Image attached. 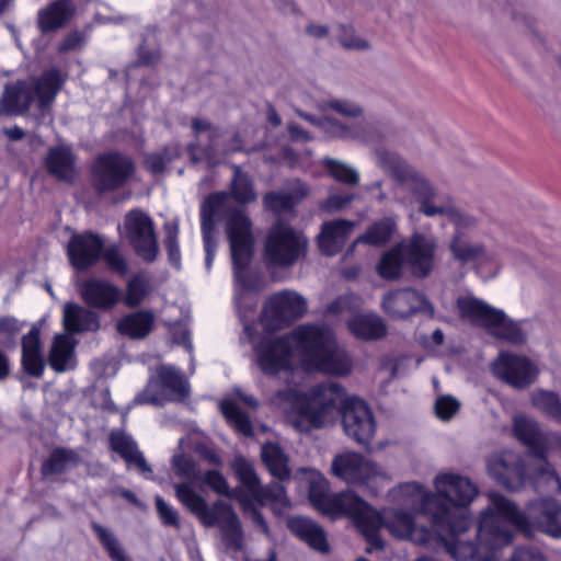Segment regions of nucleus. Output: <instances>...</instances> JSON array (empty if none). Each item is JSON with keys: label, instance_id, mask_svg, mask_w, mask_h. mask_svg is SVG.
<instances>
[{"label": "nucleus", "instance_id": "18", "mask_svg": "<svg viewBox=\"0 0 561 561\" xmlns=\"http://www.w3.org/2000/svg\"><path fill=\"white\" fill-rule=\"evenodd\" d=\"M82 301L91 309L110 311L122 300V289L114 283L91 277L78 287Z\"/></svg>", "mask_w": 561, "mask_h": 561}, {"label": "nucleus", "instance_id": "44", "mask_svg": "<svg viewBox=\"0 0 561 561\" xmlns=\"http://www.w3.org/2000/svg\"><path fill=\"white\" fill-rule=\"evenodd\" d=\"M227 194L216 192L209 194L201 205V231L202 234H216V216L224 207Z\"/></svg>", "mask_w": 561, "mask_h": 561}, {"label": "nucleus", "instance_id": "21", "mask_svg": "<svg viewBox=\"0 0 561 561\" xmlns=\"http://www.w3.org/2000/svg\"><path fill=\"white\" fill-rule=\"evenodd\" d=\"M22 354L21 366L23 371L34 378H42L45 371L46 362L43 355L41 330L32 327L21 340Z\"/></svg>", "mask_w": 561, "mask_h": 561}, {"label": "nucleus", "instance_id": "25", "mask_svg": "<svg viewBox=\"0 0 561 561\" xmlns=\"http://www.w3.org/2000/svg\"><path fill=\"white\" fill-rule=\"evenodd\" d=\"M276 398L280 401L291 403L300 417L307 420L312 428H321L324 423V407L314 405L311 399L305 393L294 388L282 389L276 392Z\"/></svg>", "mask_w": 561, "mask_h": 561}, {"label": "nucleus", "instance_id": "8", "mask_svg": "<svg viewBox=\"0 0 561 561\" xmlns=\"http://www.w3.org/2000/svg\"><path fill=\"white\" fill-rule=\"evenodd\" d=\"M308 253V239L283 220H276L268 229L263 244V261L267 271L288 270L304 260Z\"/></svg>", "mask_w": 561, "mask_h": 561}, {"label": "nucleus", "instance_id": "11", "mask_svg": "<svg viewBox=\"0 0 561 561\" xmlns=\"http://www.w3.org/2000/svg\"><path fill=\"white\" fill-rule=\"evenodd\" d=\"M307 312V301L293 290H280L270 296L263 304L261 324L266 332H275L291 327Z\"/></svg>", "mask_w": 561, "mask_h": 561}, {"label": "nucleus", "instance_id": "35", "mask_svg": "<svg viewBox=\"0 0 561 561\" xmlns=\"http://www.w3.org/2000/svg\"><path fill=\"white\" fill-rule=\"evenodd\" d=\"M261 459L270 474L279 482L288 481L291 477L289 458L276 443H266L262 446Z\"/></svg>", "mask_w": 561, "mask_h": 561}, {"label": "nucleus", "instance_id": "26", "mask_svg": "<svg viewBox=\"0 0 561 561\" xmlns=\"http://www.w3.org/2000/svg\"><path fill=\"white\" fill-rule=\"evenodd\" d=\"M108 445L111 450L118 454L128 466H135L139 473L145 477L152 474L150 465L131 436L124 432H112L108 436Z\"/></svg>", "mask_w": 561, "mask_h": 561}, {"label": "nucleus", "instance_id": "13", "mask_svg": "<svg viewBox=\"0 0 561 561\" xmlns=\"http://www.w3.org/2000/svg\"><path fill=\"white\" fill-rule=\"evenodd\" d=\"M255 362L266 377H276L293 369L294 350L289 334L264 335L253 346Z\"/></svg>", "mask_w": 561, "mask_h": 561}, {"label": "nucleus", "instance_id": "49", "mask_svg": "<svg viewBox=\"0 0 561 561\" xmlns=\"http://www.w3.org/2000/svg\"><path fill=\"white\" fill-rule=\"evenodd\" d=\"M199 480H202L203 483H205L207 486H209L215 493L219 495H225L228 497H233L238 500V502L245 506L248 503V496L244 494L242 489H234L230 490L228 482L224 474L216 469H209L204 472V474H201Z\"/></svg>", "mask_w": 561, "mask_h": 561}, {"label": "nucleus", "instance_id": "55", "mask_svg": "<svg viewBox=\"0 0 561 561\" xmlns=\"http://www.w3.org/2000/svg\"><path fill=\"white\" fill-rule=\"evenodd\" d=\"M164 230V248L168 260L171 265L179 267L181 263V251L179 245V225L178 222H165Z\"/></svg>", "mask_w": 561, "mask_h": 561}, {"label": "nucleus", "instance_id": "43", "mask_svg": "<svg viewBox=\"0 0 561 561\" xmlns=\"http://www.w3.org/2000/svg\"><path fill=\"white\" fill-rule=\"evenodd\" d=\"M149 294L150 279L144 273H136L127 280L125 293L122 290L121 302L129 309H136Z\"/></svg>", "mask_w": 561, "mask_h": 561}, {"label": "nucleus", "instance_id": "2", "mask_svg": "<svg viewBox=\"0 0 561 561\" xmlns=\"http://www.w3.org/2000/svg\"><path fill=\"white\" fill-rule=\"evenodd\" d=\"M436 238L414 232L408 240L398 242L380 256L377 274L385 280H398L403 276L404 265L413 277L427 278L435 268Z\"/></svg>", "mask_w": 561, "mask_h": 561}, {"label": "nucleus", "instance_id": "45", "mask_svg": "<svg viewBox=\"0 0 561 561\" xmlns=\"http://www.w3.org/2000/svg\"><path fill=\"white\" fill-rule=\"evenodd\" d=\"M449 250L455 260L466 264L478 260H486V252L483 244L470 243L458 231L449 243Z\"/></svg>", "mask_w": 561, "mask_h": 561}, {"label": "nucleus", "instance_id": "42", "mask_svg": "<svg viewBox=\"0 0 561 561\" xmlns=\"http://www.w3.org/2000/svg\"><path fill=\"white\" fill-rule=\"evenodd\" d=\"M232 470L238 481L244 488L242 491L248 496V503L244 507H248L251 505L253 494L261 491L259 490L261 480L253 465L243 456H237L233 459Z\"/></svg>", "mask_w": 561, "mask_h": 561}, {"label": "nucleus", "instance_id": "31", "mask_svg": "<svg viewBox=\"0 0 561 561\" xmlns=\"http://www.w3.org/2000/svg\"><path fill=\"white\" fill-rule=\"evenodd\" d=\"M64 328L70 334L82 332H96L101 328L99 314L75 302H67L64 307Z\"/></svg>", "mask_w": 561, "mask_h": 561}, {"label": "nucleus", "instance_id": "46", "mask_svg": "<svg viewBox=\"0 0 561 561\" xmlns=\"http://www.w3.org/2000/svg\"><path fill=\"white\" fill-rule=\"evenodd\" d=\"M397 229V224L392 218H383L370 226L365 233L359 236L354 242L365 243L374 247H382L388 243Z\"/></svg>", "mask_w": 561, "mask_h": 561}, {"label": "nucleus", "instance_id": "27", "mask_svg": "<svg viewBox=\"0 0 561 561\" xmlns=\"http://www.w3.org/2000/svg\"><path fill=\"white\" fill-rule=\"evenodd\" d=\"M108 445L111 450L118 454L128 466H135L139 473L145 477L152 474L150 465L131 436L124 432H112L108 436Z\"/></svg>", "mask_w": 561, "mask_h": 561}, {"label": "nucleus", "instance_id": "7", "mask_svg": "<svg viewBox=\"0 0 561 561\" xmlns=\"http://www.w3.org/2000/svg\"><path fill=\"white\" fill-rule=\"evenodd\" d=\"M456 306L461 319L484 329L496 340L505 341L512 345H524L526 343L527 333L518 322L507 317L503 310L472 296L459 297Z\"/></svg>", "mask_w": 561, "mask_h": 561}, {"label": "nucleus", "instance_id": "40", "mask_svg": "<svg viewBox=\"0 0 561 561\" xmlns=\"http://www.w3.org/2000/svg\"><path fill=\"white\" fill-rule=\"evenodd\" d=\"M307 195V190L301 188L293 193L270 191L263 195L264 209L274 215L294 211L300 199Z\"/></svg>", "mask_w": 561, "mask_h": 561}, {"label": "nucleus", "instance_id": "1", "mask_svg": "<svg viewBox=\"0 0 561 561\" xmlns=\"http://www.w3.org/2000/svg\"><path fill=\"white\" fill-rule=\"evenodd\" d=\"M434 482V494H424L416 483H408L403 490L420 495L423 513L430 517L433 530L455 560L491 561L496 550L512 542L513 531L502 514L490 507L480 514L476 542L466 540L471 525L467 506L477 496V486L469 479L453 473L439 474Z\"/></svg>", "mask_w": 561, "mask_h": 561}, {"label": "nucleus", "instance_id": "29", "mask_svg": "<svg viewBox=\"0 0 561 561\" xmlns=\"http://www.w3.org/2000/svg\"><path fill=\"white\" fill-rule=\"evenodd\" d=\"M513 432L516 438L529 448L533 458L546 454L548 439L535 420L516 415L513 421Z\"/></svg>", "mask_w": 561, "mask_h": 561}, {"label": "nucleus", "instance_id": "61", "mask_svg": "<svg viewBox=\"0 0 561 561\" xmlns=\"http://www.w3.org/2000/svg\"><path fill=\"white\" fill-rule=\"evenodd\" d=\"M173 466L178 476L184 477L191 482H196L201 478V472L197 469L196 462L188 456H175Z\"/></svg>", "mask_w": 561, "mask_h": 561}, {"label": "nucleus", "instance_id": "19", "mask_svg": "<svg viewBox=\"0 0 561 561\" xmlns=\"http://www.w3.org/2000/svg\"><path fill=\"white\" fill-rule=\"evenodd\" d=\"M489 474L501 486L515 491L523 485L525 466L520 456L513 451H503L489 459Z\"/></svg>", "mask_w": 561, "mask_h": 561}, {"label": "nucleus", "instance_id": "48", "mask_svg": "<svg viewBox=\"0 0 561 561\" xmlns=\"http://www.w3.org/2000/svg\"><path fill=\"white\" fill-rule=\"evenodd\" d=\"M220 412L236 432L245 437L253 435L254 431L250 416L233 400H222L220 402Z\"/></svg>", "mask_w": 561, "mask_h": 561}, {"label": "nucleus", "instance_id": "5", "mask_svg": "<svg viewBox=\"0 0 561 561\" xmlns=\"http://www.w3.org/2000/svg\"><path fill=\"white\" fill-rule=\"evenodd\" d=\"M491 504L501 514L512 531L514 525L527 537L536 531L551 537H561V503L552 497H541L533 501L526 513L519 512L516 505L497 493L490 495Z\"/></svg>", "mask_w": 561, "mask_h": 561}, {"label": "nucleus", "instance_id": "10", "mask_svg": "<svg viewBox=\"0 0 561 561\" xmlns=\"http://www.w3.org/2000/svg\"><path fill=\"white\" fill-rule=\"evenodd\" d=\"M136 170L133 157L119 150L102 152L90 165L91 186L98 196L117 192L131 182Z\"/></svg>", "mask_w": 561, "mask_h": 561}, {"label": "nucleus", "instance_id": "16", "mask_svg": "<svg viewBox=\"0 0 561 561\" xmlns=\"http://www.w3.org/2000/svg\"><path fill=\"white\" fill-rule=\"evenodd\" d=\"M381 308L392 320H405L416 313L434 317L435 309L424 294L412 288H400L382 297Z\"/></svg>", "mask_w": 561, "mask_h": 561}, {"label": "nucleus", "instance_id": "54", "mask_svg": "<svg viewBox=\"0 0 561 561\" xmlns=\"http://www.w3.org/2000/svg\"><path fill=\"white\" fill-rule=\"evenodd\" d=\"M433 213H436L437 215H444L447 217V219L456 226L458 230H466L471 229L477 226L478 219L459 209L458 207L454 206L451 203H446L439 205L438 210H434Z\"/></svg>", "mask_w": 561, "mask_h": 561}, {"label": "nucleus", "instance_id": "32", "mask_svg": "<svg viewBox=\"0 0 561 561\" xmlns=\"http://www.w3.org/2000/svg\"><path fill=\"white\" fill-rule=\"evenodd\" d=\"M47 172L59 181L71 183L76 173V157L66 146H55L48 149L44 160Z\"/></svg>", "mask_w": 561, "mask_h": 561}, {"label": "nucleus", "instance_id": "60", "mask_svg": "<svg viewBox=\"0 0 561 561\" xmlns=\"http://www.w3.org/2000/svg\"><path fill=\"white\" fill-rule=\"evenodd\" d=\"M304 119L308 121L312 125H316L323 129L325 133L334 136V137H342L346 133V128L344 125L340 124L336 119H333L331 117H316L310 114L300 113L299 114Z\"/></svg>", "mask_w": 561, "mask_h": 561}, {"label": "nucleus", "instance_id": "52", "mask_svg": "<svg viewBox=\"0 0 561 561\" xmlns=\"http://www.w3.org/2000/svg\"><path fill=\"white\" fill-rule=\"evenodd\" d=\"M91 529L111 561H131L112 531L95 522L91 524Z\"/></svg>", "mask_w": 561, "mask_h": 561}, {"label": "nucleus", "instance_id": "4", "mask_svg": "<svg viewBox=\"0 0 561 561\" xmlns=\"http://www.w3.org/2000/svg\"><path fill=\"white\" fill-rule=\"evenodd\" d=\"M175 497L205 527H219L225 543L236 550L242 547L243 531L240 519L233 507L221 500L210 505L194 491L191 483L181 482L174 485Z\"/></svg>", "mask_w": 561, "mask_h": 561}, {"label": "nucleus", "instance_id": "17", "mask_svg": "<svg viewBox=\"0 0 561 561\" xmlns=\"http://www.w3.org/2000/svg\"><path fill=\"white\" fill-rule=\"evenodd\" d=\"M104 240L92 231L73 234L67 244V256L77 272L94 267L102 259Z\"/></svg>", "mask_w": 561, "mask_h": 561}, {"label": "nucleus", "instance_id": "12", "mask_svg": "<svg viewBox=\"0 0 561 561\" xmlns=\"http://www.w3.org/2000/svg\"><path fill=\"white\" fill-rule=\"evenodd\" d=\"M308 500L316 511L331 519L351 517V488L331 494L330 482L320 471H309Z\"/></svg>", "mask_w": 561, "mask_h": 561}, {"label": "nucleus", "instance_id": "28", "mask_svg": "<svg viewBox=\"0 0 561 561\" xmlns=\"http://www.w3.org/2000/svg\"><path fill=\"white\" fill-rule=\"evenodd\" d=\"M34 100L33 88L26 80L7 83L0 100L5 114L22 115L28 112Z\"/></svg>", "mask_w": 561, "mask_h": 561}, {"label": "nucleus", "instance_id": "15", "mask_svg": "<svg viewBox=\"0 0 561 561\" xmlns=\"http://www.w3.org/2000/svg\"><path fill=\"white\" fill-rule=\"evenodd\" d=\"M493 375L515 389L529 387L537 378L539 369L526 356L511 352H500L491 365Z\"/></svg>", "mask_w": 561, "mask_h": 561}, {"label": "nucleus", "instance_id": "57", "mask_svg": "<svg viewBox=\"0 0 561 561\" xmlns=\"http://www.w3.org/2000/svg\"><path fill=\"white\" fill-rule=\"evenodd\" d=\"M101 261L106 263L110 271L122 276L128 272L127 261L116 244H112L110 247H105V244L103 245Z\"/></svg>", "mask_w": 561, "mask_h": 561}, {"label": "nucleus", "instance_id": "36", "mask_svg": "<svg viewBox=\"0 0 561 561\" xmlns=\"http://www.w3.org/2000/svg\"><path fill=\"white\" fill-rule=\"evenodd\" d=\"M80 461V455L75 449L55 447L42 462L41 474L43 478L64 474L69 469L76 468Z\"/></svg>", "mask_w": 561, "mask_h": 561}, {"label": "nucleus", "instance_id": "47", "mask_svg": "<svg viewBox=\"0 0 561 561\" xmlns=\"http://www.w3.org/2000/svg\"><path fill=\"white\" fill-rule=\"evenodd\" d=\"M387 333L383 320L376 314H364L353 318V334L359 339L371 341L382 339Z\"/></svg>", "mask_w": 561, "mask_h": 561}, {"label": "nucleus", "instance_id": "51", "mask_svg": "<svg viewBox=\"0 0 561 561\" xmlns=\"http://www.w3.org/2000/svg\"><path fill=\"white\" fill-rule=\"evenodd\" d=\"M533 405L561 424V398L550 390L537 389L530 394Z\"/></svg>", "mask_w": 561, "mask_h": 561}, {"label": "nucleus", "instance_id": "63", "mask_svg": "<svg viewBox=\"0 0 561 561\" xmlns=\"http://www.w3.org/2000/svg\"><path fill=\"white\" fill-rule=\"evenodd\" d=\"M331 472L333 476L346 482L351 488V451L336 455L332 461Z\"/></svg>", "mask_w": 561, "mask_h": 561}, {"label": "nucleus", "instance_id": "30", "mask_svg": "<svg viewBox=\"0 0 561 561\" xmlns=\"http://www.w3.org/2000/svg\"><path fill=\"white\" fill-rule=\"evenodd\" d=\"M350 233L351 220L348 219L324 222L317 237L320 252L327 256L340 253Z\"/></svg>", "mask_w": 561, "mask_h": 561}, {"label": "nucleus", "instance_id": "34", "mask_svg": "<svg viewBox=\"0 0 561 561\" xmlns=\"http://www.w3.org/2000/svg\"><path fill=\"white\" fill-rule=\"evenodd\" d=\"M65 80L58 68L45 70L36 80L33 88V95L37 99V107L46 110L54 102Z\"/></svg>", "mask_w": 561, "mask_h": 561}, {"label": "nucleus", "instance_id": "50", "mask_svg": "<svg viewBox=\"0 0 561 561\" xmlns=\"http://www.w3.org/2000/svg\"><path fill=\"white\" fill-rule=\"evenodd\" d=\"M231 197L239 204L247 205L256 199L253 182L247 172L240 167H234L230 184Z\"/></svg>", "mask_w": 561, "mask_h": 561}, {"label": "nucleus", "instance_id": "9", "mask_svg": "<svg viewBox=\"0 0 561 561\" xmlns=\"http://www.w3.org/2000/svg\"><path fill=\"white\" fill-rule=\"evenodd\" d=\"M226 230L237 283L250 291L260 289L262 285L261 276L248 272L254 244L250 217L243 209H232L227 220Z\"/></svg>", "mask_w": 561, "mask_h": 561}, {"label": "nucleus", "instance_id": "33", "mask_svg": "<svg viewBox=\"0 0 561 561\" xmlns=\"http://www.w3.org/2000/svg\"><path fill=\"white\" fill-rule=\"evenodd\" d=\"M531 467V477L534 488L537 493L546 495L561 492V479L554 468L547 461L546 454L534 458Z\"/></svg>", "mask_w": 561, "mask_h": 561}, {"label": "nucleus", "instance_id": "37", "mask_svg": "<svg viewBox=\"0 0 561 561\" xmlns=\"http://www.w3.org/2000/svg\"><path fill=\"white\" fill-rule=\"evenodd\" d=\"M375 420L367 403L353 397V436L367 448L375 433Z\"/></svg>", "mask_w": 561, "mask_h": 561}, {"label": "nucleus", "instance_id": "14", "mask_svg": "<svg viewBox=\"0 0 561 561\" xmlns=\"http://www.w3.org/2000/svg\"><path fill=\"white\" fill-rule=\"evenodd\" d=\"M128 241L145 262H153L159 253L152 218L140 209L129 210L124 220Z\"/></svg>", "mask_w": 561, "mask_h": 561}, {"label": "nucleus", "instance_id": "59", "mask_svg": "<svg viewBox=\"0 0 561 561\" xmlns=\"http://www.w3.org/2000/svg\"><path fill=\"white\" fill-rule=\"evenodd\" d=\"M378 473V466L367 457L353 453V481H364Z\"/></svg>", "mask_w": 561, "mask_h": 561}, {"label": "nucleus", "instance_id": "38", "mask_svg": "<svg viewBox=\"0 0 561 561\" xmlns=\"http://www.w3.org/2000/svg\"><path fill=\"white\" fill-rule=\"evenodd\" d=\"M405 185L409 186L420 204L419 211L426 217H435L436 213L432 211L438 210L439 205L434 203L436 190L432 183L421 172L416 171Z\"/></svg>", "mask_w": 561, "mask_h": 561}, {"label": "nucleus", "instance_id": "6", "mask_svg": "<svg viewBox=\"0 0 561 561\" xmlns=\"http://www.w3.org/2000/svg\"><path fill=\"white\" fill-rule=\"evenodd\" d=\"M290 337L295 340L306 365L312 370L324 374L342 371L335 335L330 328L324 324H301L291 332ZM344 370L347 373L348 369L344 367Z\"/></svg>", "mask_w": 561, "mask_h": 561}, {"label": "nucleus", "instance_id": "62", "mask_svg": "<svg viewBox=\"0 0 561 561\" xmlns=\"http://www.w3.org/2000/svg\"><path fill=\"white\" fill-rule=\"evenodd\" d=\"M321 164L331 178L339 182L351 184V167L329 157L323 158Z\"/></svg>", "mask_w": 561, "mask_h": 561}, {"label": "nucleus", "instance_id": "22", "mask_svg": "<svg viewBox=\"0 0 561 561\" xmlns=\"http://www.w3.org/2000/svg\"><path fill=\"white\" fill-rule=\"evenodd\" d=\"M156 327V314L151 309H137L122 316L115 324L116 332L129 340L148 337Z\"/></svg>", "mask_w": 561, "mask_h": 561}, {"label": "nucleus", "instance_id": "41", "mask_svg": "<svg viewBox=\"0 0 561 561\" xmlns=\"http://www.w3.org/2000/svg\"><path fill=\"white\" fill-rule=\"evenodd\" d=\"M73 354V341L67 335H56L48 354V364L54 371L65 373L70 368L69 363Z\"/></svg>", "mask_w": 561, "mask_h": 561}, {"label": "nucleus", "instance_id": "64", "mask_svg": "<svg viewBox=\"0 0 561 561\" xmlns=\"http://www.w3.org/2000/svg\"><path fill=\"white\" fill-rule=\"evenodd\" d=\"M458 409V401L450 396L440 397L435 403L436 415L445 421L450 420Z\"/></svg>", "mask_w": 561, "mask_h": 561}, {"label": "nucleus", "instance_id": "58", "mask_svg": "<svg viewBox=\"0 0 561 561\" xmlns=\"http://www.w3.org/2000/svg\"><path fill=\"white\" fill-rule=\"evenodd\" d=\"M154 504L161 524L167 527L180 529L181 518L179 512L159 495L156 496Z\"/></svg>", "mask_w": 561, "mask_h": 561}, {"label": "nucleus", "instance_id": "39", "mask_svg": "<svg viewBox=\"0 0 561 561\" xmlns=\"http://www.w3.org/2000/svg\"><path fill=\"white\" fill-rule=\"evenodd\" d=\"M376 157L383 171L401 185L408 184V181L417 171L396 152L379 149L376 151Z\"/></svg>", "mask_w": 561, "mask_h": 561}, {"label": "nucleus", "instance_id": "56", "mask_svg": "<svg viewBox=\"0 0 561 561\" xmlns=\"http://www.w3.org/2000/svg\"><path fill=\"white\" fill-rule=\"evenodd\" d=\"M259 490L261 491L253 494L251 503L256 502L260 505H265L270 502L288 504V500L286 497V490L279 483H271L266 486H263L261 484L259 486Z\"/></svg>", "mask_w": 561, "mask_h": 561}, {"label": "nucleus", "instance_id": "23", "mask_svg": "<svg viewBox=\"0 0 561 561\" xmlns=\"http://www.w3.org/2000/svg\"><path fill=\"white\" fill-rule=\"evenodd\" d=\"M287 528L296 538L307 543L311 549L321 553L330 552V545L324 529L312 519L305 516L290 517L287 520Z\"/></svg>", "mask_w": 561, "mask_h": 561}, {"label": "nucleus", "instance_id": "53", "mask_svg": "<svg viewBox=\"0 0 561 561\" xmlns=\"http://www.w3.org/2000/svg\"><path fill=\"white\" fill-rule=\"evenodd\" d=\"M364 111L359 106L353 105V138L370 142L379 139V133L371 118L363 116Z\"/></svg>", "mask_w": 561, "mask_h": 561}, {"label": "nucleus", "instance_id": "24", "mask_svg": "<svg viewBox=\"0 0 561 561\" xmlns=\"http://www.w3.org/2000/svg\"><path fill=\"white\" fill-rule=\"evenodd\" d=\"M152 382L171 401H182L190 394L187 379L179 368L172 365L162 364L158 366Z\"/></svg>", "mask_w": 561, "mask_h": 561}, {"label": "nucleus", "instance_id": "20", "mask_svg": "<svg viewBox=\"0 0 561 561\" xmlns=\"http://www.w3.org/2000/svg\"><path fill=\"white\" fill-rule=\"evenodd\" d=\"M77 12L72 0H54L37 12V28L49 34L66 27Z\"/></svg>", "mask_w": 561, "mask_h": 561}, {"label": "nucleus", "instance_id": "3", "mask_svg": "<svg viewBox=\"0 0 561 561\" xmlns=\"http://www.w3.org/2000/svg\"><path fill=\"white\" fill-rule=\"evenodd\" d=\"M353 525L363 535L368 542L366 552L382 549V540L379 536V529L382 525L396 537L410 539L425 545L430 541L431 533L424 527H419L410 513L404 511H393L391 516L385 520L382 517L366 504L362 499L353 493Z\"/></svg>", "mask_w": 561, "mask_h": 561}]
</instances>
